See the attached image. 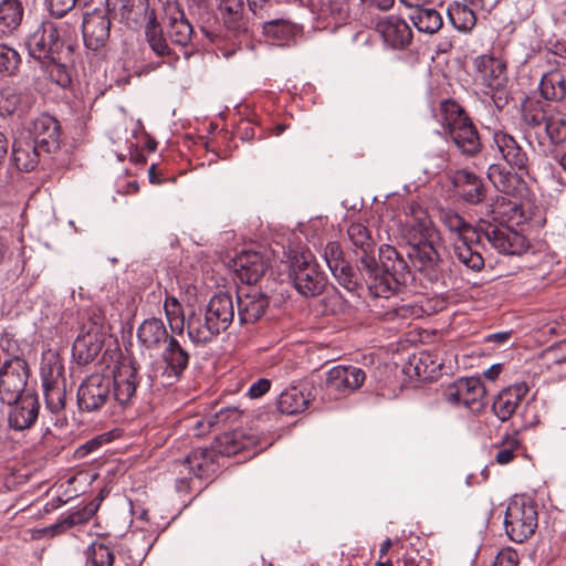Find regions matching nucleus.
<instances>
[{"mask_svg": "<svg viewBox=\"0 0 566 566\" xmlns=\"http://www.w3.org/2000/svg\"><path fill=\"white\" fill-rule=\"evenodd\" d=\"M400 233L409 245L407 255L415 270L429 283L446 286L449 264L438 250L440 232L418 202L411 201L405 207Z\"/></svg>", "mask_w": 566, "mask_h": 566, "instance_id": "nucleus-1", "label": "nucleus"}, {"mask_svg": "<svg viewBox=\"0 0 566 566\" xmlns=\"http://www.w3.org/2000/svg\"><path fill=\"white\" fill-rule=\"evenodd\" d=\"M379 262L375 258L366 259L359 271L373 296L389 298L406 285L410 276L409 265L397 249L389 244L379 248Z\"/></svg>", "mask_w": 566, "mask_h": 566, "instance_id": "nucleus-2", "label": "nucleus"}, {"mask_svg": "<svg viewBox=\"0 0 566 566\" xmlns=\"http://www.w3.org/2000/svg\"><path fill=\"white\" fill-rule=\"evenodd\" d=\"M437 116L444 133L461 154L473 157L481 151L482 143L478 128L464 107L457 101L452 98L441 101Z\"/></svg>", "mask_w": 566, "mask_h": 566, "instance_id": "nucleus-3", "label": "nucleus"}, {"mask_svg": "<svg viewBox=\"0 0 566 566\" xmlns=\"http://www.w3.org/2000/svg\"><path fill=\"white\" fill-rule=\"evenodd\" d=\"M29 55L39 63L72 51V48H78L76 39L62 36L59 25L51 20H43L36 29L29 34L25 41Z\"/></svg>", "mask_w": 566, "mask_h": 566, "instance_id": "nucleus-4", "label": "nucleus"}, {"mask_svg": "<svg viewBox=\"0 0 566 566\" xmlns=\"http://www.w3.org/2000/svg\"><path fill=\"white\" fill-rule=\"evenodd\" d=\"M289 279L304 297H315L325 290L327 279L310 252L295 255L289 268Z\"/></svg>", "mask_w": 566, "mask_h": 566, "instance_id": "nucleus-5", "label": "nucleus"}, {"mask_svg": "<svg viewBox=\"0 0 566 566\" xmlns=\"http://www.w3.org/2000/svg\"><path fill=\"white\" fill-rule=\"evenodd\" d=\"M538 526L536 504L524 499L512 500L505 511L504 527L509 538L524 543L531 538Z\"/></svg>", "mask_w": 566, "mask_h": 566, "instance_id": "nucleus-6", "label": "nucleus"}, {"mask_svg": "<svg viewBox=\"0 0 566 566\" xmlns=\"http://www.w3.org/2000/svg\"><path fill=\"white\" fill-rule=\"evenodd\" d=\"M111 380L113 388L112 401L123 410L132 407L140 381L137 361L130 357H123L116 365Z\"/></svg>", "mask_w": 566, "mask_h": 566, "instance_id": "nucleus-7", "label": "nucleus"}, {"mask_svg": "<svg viewBox=\"0 0 566 566\" xmlns=\"http://www.w3.org/2000/svg\"><path fill=\"white\" fill-rule=\"evenodd\" d=\"M443 399L454 407L481 412L485 407V387L478 377H461L443 389Z\"/></svg>", "mask_w": 566, "mask_h": 566, "instance_id": "nucleus-8", "label": "nucleus"}, {"mask_svg": "<svg viewBox=\"0 0 566 566\" xmlns=\"http://www.w3.org/2000/svg\"><path fill=\"white\" fill-rule=\"evenodd\" d=\"M478 231L500 253L521 255L528 249L527 239L505 223L481 220Z\"/></svg>", "mask_w": 566, "mask_h": 566, "instance_id": "nucleus-9", "label": "nucleus"}, {"mask_svg": "<svg viewBox=\"0 0 566 566\" xmlns=\"http://www.w3.org/2000/svg\"><path fill=\"white\" fill-rule=\"evenodd\" d=\"M29 371V365L22 357L14 356L2 363L0 369V400L3 403L12 405V401L24 396Z\"/></svg>", "mask_w": 566, "mask_h": 566, "instance_id": "nucleus-10", "label": "nucleus"}, {"mask_svg": "<svg viewBox=\"0 0 566 566\" xmlns=\"http://www.w3.org/2000/svg\"><path fill=\"white\" fill-rule=\"evenodd\" d=\"M112 380L103 374L87 376L77 389V406L81 411L95 412L111 402Z\"/></svg>", "mask_w": 566, "mask_h": 566, "instance_id": "nucleus-11", "label": "nucleus"}, {"mask_svg": "<svg viewBox=\"0 0 566 566\" xmlns=\"http://www.w3.org/2000/svg\"><path fill=\"white\" fill-rule=\"evenodd\" d=\"M43 395L46 408L59 415L66 406V379L63 365L55 360L41 368Z\"/></svg>", "mask_w": 566, "mask_h": 566, "instance_id": "nucleus-12", "label": "nucleus"}, {"mask_svg": "<svg viewBox=\"0 0 566 566\" xmlns=\"http://www.w3.org/2000/svg\"><path fill=\"white\" fill-rule=\"evenodd\" d=\"M366 380V373L353 365H337L326 373L325 389L327 394L338 399L357 391Z\"/></svg>", "mask_w": 566, "mask_h": 566, "instance_id": "nucleus-13", "label": "nucleus"}, {"mask_svg": "<svg viewBox=\"0 0 566 566\" xmlns=\"http://www.w3.org/2000/svg\"><path fill=\"white\" fill-rule=\"evenodd\" d=\"M237 304L239 322L254 324L264 316L270 298L266 293L255 286H239Z\"/></svg>", "mask_w": 566, "mask_h": 566, "instance_id": "nucleus-14", "label": "nucleus"}, {"mask_svg": "<svg viewBox=\"0 0 566 566\" xmlns=\"http://www.w3.org/2000/svg\"><path fill=\"white\" fill-rule=\"evenodd\" d=\"M473 66L476 80L491 92L505 90L509 82L507 65L502 59L482 54L474 59Z\"/></svg>", "mask_w": 566, "mask_h": 566, "instance_id": "nucleus-15", "label": "nucleus"}, {"mask_svg": "<svg viewBox=\"0 0 566 566\" xmlns=\"http://www.w3.org/2000/svg\"><path fill=\"white\" fill-rule=\"evenodd\" d=\"M111 17L104 9L96 8L86 12L82 21V33L85 46L98 51L106 46L111 35Z\"/></svg>", "mask_w": 566, "mask_h": 566, "instance_id": "nucleus-16", "label": "nucleus"}, {"mask_svg": "<svg viewBox=\"0 0 566 566\" xmlns=\"http://www.w3.org/2000/svg\"><path fill=\"white\" fill-rule=\"evenodd\" d=\"M8 427L14 431L31 429L40 417V401L36 394L27 392L24 396L8 405Z\"/></svg>", "mask_w": 566, "mask_h": 566, "instance_id": "nucleus-17", "label": "nucleus"}, {"mask_svg": "<svg viewBox=\"0 0 566 566\" xmlns=\"http://www.w3.org/2000/svg\"><path fill=\"white\" fill-rule=\"evenodd\" d=\"M31 134L33 139L30 142L45 154H54L61 148L63 135L61 124L49 114H41L33 119Z\"/></svg>", "mask_w": 566, "mask_h": 566, "instance_id": "nucleus-18", "label": "nucleus"}, {"mask_svg": "<svg viewBox=\"0 0 566 566\" xmlns=\"http://www.w3.org/2000/svg\"><path fill=\"white\" fill-rule=\"evenodd\" d=\"M107 14L119 18L128 28L136 29L143 25V21L154 11L149 7V0H105Z\"/></svg>", "mask_w": 566, "mask_h": 566, "instance_id": "nucleus-19", "label": "nucleus"}, {"mask_svg": "<svg viewBox=\"0 0 566 566\" xmlns=\"http://www.w3.org/2000/svg\"><path fill=\"white\" fill-rule=\"evenodd\" d=\"M237 277L245 286H254L270 266L269 259L255 251H243L233 260Z\"/></svg>", "mask_w": 566, "mask_h": 566, "instance_id": "nucleus-20", "label": "nucleus"}, {"mask_svg": "<svg viewBox=\"0 0 566 566\" xmlns=\"http://www.w3.org/2000/svg\"><path fill=\"white\" fill-rule=\"evenodd\" d=\"M145 39L149 49L158 56L163 59V63H167L174 66L179 55L169 46L164 35V30L157 20L156 11L149 13V15L143 21Z\"/></svg>", "mask_w": 566, "mask_h": 566, "instance_id": "nucleus-21", "label": "nucleus"}, {"mask_svg": "<svg viewBox=\"0 0 566 566\" xmlns=\"http://www.w3.org/2000/svg\"><path fill=\"white\" fill-rule=\"evenodd\" d=\"M492 148L496 150L501 158L512 168L516 170H526L528 157L523 147L515 137L504 130H495L493 133Z\"/></svg>", "mask_w": 566, "mask_h": 566, "instance_id": "nucleus-22", "label": "nucleus"}, {"mask_svg": "<svg viewBox=\"0 0 566 566\" xmlns=\"http://www.w3.org/2000/svg\"><path fill=\"white\" fill-rule=\"evenodd\" d=\"M182 463L198 479H211L221 468L219 454L212 446L192 449Z\"/></svg>", "mask_w": 566, "mask_h": 566, "instance_id": "nucleus-23", "label": "nucleus"}, {"mask_svg": "<svg viewBox=\"0 0 566 566\" xmlns=\"http://www.w3.org/2000/svg\"><path fill=\"white\" fill-rule=\"evenodd\" d=\"M164 23L172 44L185 48L191 42L193 28L178 3L168 4Z\"/></svg>", "mask_w": 566, "mask_h": 566, "instance_id": "nucleus-24", "label": "nucleus"}, {"mask_svg": "<svg viewBox=\"0 0 566 566\" xmlns=\"http://www.w3.org/2000/svg\"><path fill=\"white\" fill-rule=\"evenodd\" d=\"M305 7L324 27L337 25L348 18V3L344 0H305Z\"/></svg>", "mask_w": 566, "mask_h": 566, "instance_id": "nucleus-25", "label": "nucleus"}, {"mask_svg": "<svg viewBox=\"0 0 566 566\" xmlns=\"http://www.w3.org/2000/svg\"><path fill=\"white\" fill-rule=\"evenodd\" d=\"M530 391L527 382H515L499 392L492 409L501 421L509 420Z\"/></svg>", "mask_w": 566, "mask_h": 566, "instance_id": "nucleus-26", "label": "nucleus"}, {"mask_svg": "<svg viewBox=\"0 0 566 566\" xmlns=\"http://www.w3.org/2000/svg\"><path fill=\"white\" fill-rule=\"evenodd\" d=\"M260 438L253 433H247L243 430H233L230 432H223L216 438L214 444L212 446L219 454L222 457H232L252 447L260 446Z\"/></svg>", "mask_w": 566, "mask_h": 566, "instance_id": "nucleus-27", "label": "nucleus"}, {"mask_svg": "<svg viewBox=\"0 0 566 566\" xmlns=\"http://www.w3.org/2000/svg\"><path fill=\"white\" fill-rule=\"evenodd\" d=\"M78 49L80 46L72 48V51L65 54L66 57H63L62 54L55 55L40 63L42 70L49 75L51 81L62 88H67L72 84L75 55Z\"/></svg>", "mask_w": 566, "mask_h": 566, "instance_id": "nucleus-28", "label": "nucleus"}, {"mask_svg": "<svg viewBox=\"0 0 566 566\" xmlns=\"http://www.w3.org/2000/svg\"><path fill=\"white\" fill-rule=\"evenodd\" d=\"M377 31L384 41L394 49H403L412 41L409 24L397 15H389L377 23Z\"/></svg>", "mask_w": 566, "mask_h": 566, "instance_id": "nucleus-29", "label": "nucleus"}, {"mask_svg": "<svg viewBox=\"0 0 566 566\" xmlns=\"http://www.w3.org/2000/svg\"><path fill=\"white\" fill-rule=\"evenodd\" d=\"M171 336L164 322L157 317L144 319L137 328L138 344L147 350L160 349L170 340Z\"/></svg>", "mask_w": 566, "mask_h": 566, "instance_id": "nucleus-30", "label": "nucleus"}, {"mask_svg": "<svg viewBox=\"0 0 566 566\" xmlns=\"http://www.w3.org/2000/svg\"><path fill=\"white\" fill-rule=\"evenodd\" d=\"M452 184L468 203H480L485 197L482 179L472 171L467 169L457 170L452 177Z\"/></svg>", "mask_w": 566, "mask_h": 566, "instance_id": "nucleus-31", "label": "nucleus"}, {"mask_svg": "<svg viewBox=\"0 0 566 566\" xmlns=\"http://www.w3.org/2000/svg\"><path fill=\"white\" fill-rule=\"evenodd\" d=\"M538 91L545 101L566 104V73L565 69H549L538 83Z\"/></svg>", "mask_w": 566, "mask_h": 566, "instance_id": "nucleus-32", "label": "nucleus"}, {"mask_svg": "<svg viewBox=\"0 0 566 566\" xmlns=\"http://www.w3.org/2000/svg\"><path fill=\"white\" fill-rule=\"evenodd\" d=\"M161 358L166 365L164 373L168 377L179 379L189 365L190 354L175 336H171L161 352Z\"/></svg>", "mask_w": 566, "mask_h": 566, "instance_id": "nucleus-33", "label": "nucleus"}, {"mask_svg": "<svg viewBox=\"0 0 566 566\" xmlns=\"http://www.w3.org/2000/svg\"><path fill=\"white\" fill-rule=\"evenodd\" d=\"M481 234L471 241L465 239H453L452 253L457 260L472 271H480L484 268V259L481 253Z\"/></svg>", "mask_w": 566, "mask_h": 566, "instance_id": "nucleus-34", "label": "nucleus"}, {"mask_svg": "<svg viewBox=\"0 0 566 566\" xmlns=\"http://www.w3.org/2000/svg\"><path fill=\"white\" fill-rule=\"evenodd\" d=\"M347 238L354 253L360 255V265L366 259L375 258L376 241L364 223L352 222L347 228Z\"/></svg>", "mask_w": 566, "mask_h": 566, "instance_id": "nucleus-35", "label": "nucleus"}, {"mask_svg": "<svg viewBox=\"0 0 566 566\" xmlns=\"http://www.w3.org/2000/svg\"><path fill=\"white\" fill-rule=\"evenodd\" d=\"M186 327L189 338L195 344H207L222 332L206 312L203 315L191 314Z\"/></svg>", "mask_w": 566, "mask_h": 566, "instance_id": "nucleus-36", "label": "nucleus"}, {"mask_svg": "<svg viewBox=\"0 0 566 566\" xmlns=\"http://www.w3.org/2000/svg\"><path fill=\"white\" fill-rule=\"evenodd\" d=\"M217 10L223 25L233 32L247 31L243 0H218Z\"/></svg>", "mask_w": 566, "mask_h": 566, "instance_id": "nucleus-37", "label": "nucleus"}, {"mask_svg": "<svg viewBox=\"0 0 566 566\" xmlns=\"http://www.w3.org/2000/svg\"><path fill=\"white\" fill-rule=\"evenodd\" d=\"M206 313L222 332L226 331L234 318V307L231 296L227 293L213 295L206 307Z\"/></svg>", "mask_w": 566, "mask_h": 566, "instance_id": "nucleus-38", "label": "nucleus"}, {"mask_svg": "<svg viewBox=\"0 0 566 566\" xmlns=\"http://www.w3.org/2000/svg\"><path fill=\"white\" fill-rule=\"evenodd\" d=\"M24 8L20 0H2L0 2V35L9 36L21 25Z\"/></svg>", "mask_w": 566, "mask_h": 566, "instance_id": "nucleus-39", "label": "nucleus"}, {"mask_svg": "<svg viewBox=\"0 0 566 566\" xmlns=\"http://www.w3.org/2000/svg\"><path fill=\"white\" fill-rule=\"evenodd\" d=\"M552 111L553 107L549 101L527 97L522 103L523 123L531 128L539 127L545 124Z\"/></svg>", "mask_w": 566, "mask_h": 566, "instance_id": "nucleus-40", "label": "nucleus"}, {"mask_svg": "<svg viewBox=\"0 0 566 566\" xmlns=\"http://www.w3.org/2000/svg\"><path fill=\"white\" fill-rule=\"evenodd\" d=\"M41 150L30 140L14 142L12 145V157L15 167L20 171H33L40 163Z\"/></svg>", "mask_w": 566, "mask_h": 566, "instance_id": "nucleus-41", "label": "nucleus"}, {"mask_svg": "<svg viewBox=\"0 0 566 566\" xmlns=\"http://www.w3.org/2000/svg\"><path fill=\"white\" fill-rule=\"evenodd\" d=\"M104 340L92 336L77 335L73 343L72 354L80 365H87L93 361L103 348Z\"/></svg>", "mask_w": 566, "mask_h": 566, "instance_id": "nucleus-42", "label": "nucleus"}, {"mask_svg": "<svg viewBox=\"0 0 566 566\" xmlns=\"http://www.w3.org/2000/svg\"><path fill=\"white\" fill-rule=\"evenodd\" d=\"M409 18L419 32L427 34L437 33L443 25L441 13L430 7H424L412 11L409 14Z\"/></svg>", "mask_w": 566, "mask_h": 566, "instance_id": "nucleus-43", "label": "nucleus"}, {"mask_svg": "<svg viewBox=\"0 0 566 566\" xmlns=\"http://www.w3.org/2000/svg\"><path fill=\"white\" fill-rule=\"evenodd\" d=\"M28 104V94L18 87L6 86L0 91V112L3 114L23 113Z\"/></svg>", "mask_w": 566, "mask_h": 566, "instance_id": "nucleus-44", "label": "nucleus"}, {"mask_svg": "<svg viewBox=\"0 0 566 566\" xmlns=\"http://www.w3.org/2000/svg\"><path fill=\"white\" fill-rule=\"evenodd\" d=\"M308 403L310 400L304 392L296 387L282 391L276 401L279 411L285 415L300 413L308 407Z\"/></svg>", "mask_w": 566, "mask_h": 566, "instance_id": "nucleus-45", "label": "nucleus"}, {"mask_svg": "<svg viewBox=\"0 0 566 566\" xmlns=\"http://www.w3.org/2000/svg\"><path fill=\"white\" fill-rule=\"evenodd\" d=\"M294 32L295 24L290 19L279 17V14L262 23L263 35L272 41H287Z\"/></svg>", "mask_w": 566, "mask_h": 566, "instance_id": "nucleus-46", "label": "nucleus"}, {"mask_svg": "<svg viewBox=\"0 0 566 566\" xmlns=\"http://www.w3.org/2000/svg\"><path fill=\"white\" fill-rule=\"evenodd\" d=\"M516 210V203L505 195H497L485 206V213L491 217L493 223H505L512 219Z\"/></svg>", "mask_w": 566, "mask_h": 566, "instance_id": "nucleus-47", "label": "nucleus"}, {"mask_svg": "<svg viewBox=\"0 0 566 566\" xmlns=\"http://www.w3.org/2000/svg\"><path fill=\"white\" fill-rule=\"evenodd\" d=\"M495 448L497 449L495 461L501 465L511 463L517 454L523 452L522 441L516 431L511 434H505L501 441L495 444Z\"/></svg>", "mask_w": 566, "mask_h": 566, "instance_id": "nucleus-48", "label": "nucleus"}, {"mask_svg": "<svg viewBox=\"0 0 566 566\" xmlns=\"http://www.w3.org/2000/svg\"><path fill=\"white\" fill-rule=\"evenodd\" d=\"M441 221L455 234L454 239H465L471 241L472 238H479V231L467 223L464 219L454 211H443L441 214Z\"/></svg>", "mask_w": 566, "mask_h": 566, "instance_id": "nucleus-49", "label": "nucleus"}, {"mask_svg": "<svg viewBox=\"0 0 566 566\" xmlns=\"http://www.w3.org/2000/svg\"><path fill=\"white\" fill-rule=\"evenodd\" d=\"M448 15L453 27L462 32L471 31L476 24V15L468 4L454 3L448 9Z\"/></svg>", "mask_w": 566, "mask_h": 566, "instance_id": "nucleus-50", "label": "nucleus"}, {"mask_svg": "<svg viewBox=\"0 0 566 566\" xmlns=\"http://www.w3.org/2000/svg\"><path fill=\"white\" fill-rule=\"evenodd\" d=\"M164 310L171 332L182 335L187 322L181 303L172 295H167L164 302Z\"/></svg>", "mask_w": 566, "mask_h": 566, "instance_id": "nucleus-51", "label": "nucleus"}, {"mask_svg": "<svg viewBox=\"0 0 566 566\" xmlns=\"http://www.w3.org/2000/svg\"><path fill=\"white\" fill-rule=\"evenodd\" d=\"M428 314V311L419 303H403L400 305H395L390 310L386 311L384 314H380L381 318L385 321H396L400 319H416L421 318Z\"/></svg>", "mask_w": 566, "mask_h": 566, "instance_id": "nucleus-52", "label": "nucleus"}, {"mask_svg": "<svg viewBox=\"0 0 566 566\" xmlns=\"http://www.w3.org/2000/svg\"><path fill=\"white\" fill-rule=\"evenodd\" d=\"M108 332V325L105 316L99 311H93L87 319L82 324L78 335L92 336L105 340Z\"/></svg>", "mask_w": 566, "mask_h": 566, "instance_id": "nucleus-53", "label": "nucleus"}, {"mask_svg": "<svg viewBox=\"0 0 566 566\" xmlns=\"http://www.w3.org/2000/svg\"><path fill=\"white\" fill-rule=\"evenodd\" d=\"M241 417V411L237 407H226L218 410L211 418L207 420V426H226L228 423H234ZM206 421H198L196 424L197 434L205 432Z\"/></svg>", "mask_w": 566, "mask_h": 566, "instance_id": "nucleus-54", "label": "nucleus"}, {"mask_svg": "<svg viewBox=\"0 0 566 566\" xmlns=\"http://www.w3.org/2000/svg\"><path fill=\"white\" fill-rule=\"evenodd\" d=\"M544 57L549 69H566V41L549 42Z\"/></svg>", "mask_w": 566, "mask_h": 566, "instance_id": "nucleus-55", "label": "nucleus"}, {"mask_svg": "<svg viewBox=\"0 0 566 566\" xmlns=\"http://www.w3.org/2000/svg\"><path fill=\"white\" fill-rule=\"evenodd\" d=\"M277 0H247L249 11L252 15L263 22L277 15Z\"/></svg>", "mask_w": 566, "mask_h": 566, "instance_id": "nucleus-56", "label": "nucleus"}, {"mask_svg": "<svg viewBox=\"0 0 566 566\" xmlns=\"http://www.w3.org/2000/svg\"><path fill=\"white\" fill-rule=\"evenodd\" d=\"M21 63L20 54L13 48L0 43V73L13 75Z\"/></svg>", "mask_w": 566, "mask_h": 566, "instance_id": "nucleus-57", "label": "nucleus"}, {"mask_svg": "<svg viewBox=\"0 0 566 566\" xmlns=\"http://www.w3.org/2000/svg\"><path fill=\"white\" fill-rule=\"evenodd\" d=\"M87 557L93 566H113L114 553L103 543H93L87 548Z\"/></svg>", "mask_w": 566, "mask_h": 566, "instance_id": "nucleus-58", "label": "nucleus"}, {"mask_svg": "<svg viewBox=\"0 0 566 566\" xmlns=\"http://www.w3.org/2000/svg\"><path fill=\"white\" fill-rule=\"evenodd\" d=\"M545 132L553 144L566 142V120L552 113L545 122Z\"/></svg>", "mask_w": 566, "mask_h": 566, "instance_id": "nucleus-59", "label": "nucleus"}, {"mask_svg": "<svg viewBox=\"0 0 566 566\" xmlns=\"http://www.w3.org/2000/svg\"><path fill=\"white\" fill-rule=\"evenodd\" d=\"M337 282L345 287L347 291H355L358 286L357 275L353 266L346 262L337 266V270L331 271Z\"/></svg>", "mask_w": 566, "mask_h": 566, "instance_id": "nucleus-60", "label": "nucleus"}, {"mask_svg": "<svg viewBox=\"0 0 566 566\" xmlns=\"http://www.w3.org/2000/svg\"><path fill=\"white\" fill-rule=\"evenodd\" d=\"M93 515V511L83 507L81 510H77L75 512L70 513L66 517L61 520L57 524H55L54 528H60L62 531L71 528L75 525H81L87 523Z\"/></svg>", "mask_w": 566, "mask_h": 566, "instance_id": "nucleus-61", "label": "nucleus"}, {"mask_svg": "<svg viewBox=\"0 0 566 566\" xmlns=\"http://www.w3.org/2000/svg\"><path fill=\"white\" fill-rule=\"evenodd\" d=\"M81 0H44L46 10L55 19L65 17ZM85 2L87 0H84Z\"/></svg>", "mask_w": 566, "mask_h": 566, "instance_id": "nucleus-62", "label": "nucleus"}, {"mask_svg": "<svg viewBox=\"0 0 566 566\" xmlns=\"http://www.w3.org/2000/svg\"><path fill=\"white\" fill-rule=\"evenodd\" d=\"M488 177L499 191L503 193L509 191L511 174L505 171L500 165H491L488 170Z\"/></svg>", "mask_w": 566, "mask_h": 566, "instance_id": "nucleus-63", "label": "nucleus"}, {"mask_svg": "<svg viewBox=\"0 0 566 566\" xmlns=\"http://www.w3.org/2000/svg\"><path fill=\"white\" fill-rule=\"evenodd\" d=\"M324 259L331 271L337 270V266L346 263L344 253L338 242H328L324 249Z\"/></svg>", "mask_w": 566, "mask_h": 566, "instance_id": "nucleus-64", "label": "nucleus"}]
</instances>
